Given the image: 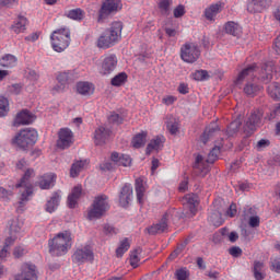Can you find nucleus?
<instances>
[{"instance_id": "1", "label": "nucleus", "mask_w": 280, "mask_h": 280, "mask_svg": "<svg viewBox=\"0 0 280 280\" xmlns=\"http://www.w3.org/2000/svg\"><path fill=\"white\" fill-rule=\"evenodd\" d=\"M272 73H275V66L272 63H265L261 69L257 65H252L243 69L236 80V86L242 85L243 82H246L243 91L248 97H255L259 92L264 90V86L255 83L257 80H261L265 84H268L272 80Z\"/></svg>"}, {"instance_id": "2", "label": "nucleus", "mask_w": 280, "mask_h": 280, "mask_svg": "<svg viewBox=\"0 0 280 280\" xmlns=\"http://www.w3.org/2000/svg\"><path fill=\"white\" fill-rule=\"evenodd\" d=\"M73 246V235L69 231L59 232L54 238L48 241V248L52 257H62L71 250Z\"/></svg>"}, {"instance_id": "3", "label": "nucleus", "mask_w": 280, "mask_h": 280, "mask_svg": "<svg viewBox=\"0 0 280 280\" xmlns=\"http://www.w3.org/2000/svg\"><path fill=\"white\" fill-rule=\"evenodd\" d=\"M124 24L121 22H114L96 40V47L98 49H110L115 47L119 40H121V31Z\"/></svg>"}, {"instance_id": "4", "label": "nucleus", "mask_w": 280, "mask_h": 280, "mask_svg": "<svg viewBox=\"0 0 280 280\" xmlns=\"http://www.w3.org/2000/svg\"><path fill=\"white\" fill-rule=\"evenodd\" d=\"M32 176H35L34 170L28 168L24 173L20 183L16 184V188L20 189L21 194L20 201L18 202V211H23V207H25V203L30 201V196L34 194V186L32 185V182H30Z\"/></svg>"}, {"instance_id": "5", "label": "nucleus", "mask_w": 280, "mask_h": 280, "mask_svg": "<svg viewBox=\"0 0 280 280\" xmlns=\"http://www.w3.org/2000/svg\"><path fill=\"white\" fill-rule=\"evenodd\" d=\"M32 176H35L34 170L28 168L24 173L20 183L16 184V188L20 189L21 194L20 201L18 202V211H23V207H25V203L30 201V196L34 194V186L32 185V182H30Z\"/></svg>"}, {"instance_id": "6", "label": "nucleus", "mask_w": 280, "mask_h": 280, "mask_svg": "<svg viewBox=\"0 0 280 280\" xmlns=\"http://www.w3.org/2000/svg\"><path fill=\"white\" fill-rule=\"evenodd\" d=\"M50 40L54 51L60 54L71 44V31L69 27L58 28L51 33Z\"/></svg>"}, {"instance_id": "7", "label": "nucleus", "mask_w": 280, "mask_h": 280, "mask_svg": "<svg viewBox=\"0 0 280 280\" xmlns=\"http://www.w3.org/2000/svg\"><path fill=\"white\" fill-rule=\"evenodd\" d=\"M220 155V147H214L208 154V159L205 160L202 155H197L194 164V172L197 176L205 177L209 174V163H215Z\"/></svg>"}, {"instance_id": "8", "label": "nucleus", "mask_w": 280, "mask_h": 280, "mask_svg": "<svg viewBox=\"0 0 280 280\" xmlns=\"http://www.w3.org/2000/svg\"><path fill=\"white\" fill-rule=\"evenodd\" d=\"M36 141H38V131L32 128L20 130V132L12 139L13 145L21 148L22 150H27V148L35 145Z\"/></svg>"}, {"instance_id": "9", "label": "nucleus", "mask_w": 280, "mask_h": 280, "mask_svg": "<svg viewBox=\"0 0 280 280\" xmlns=\"http://www.w3.org/2000/svg\"><path fill=\"white\" fill-rule=\"evenodd\" d=\"M108 209H110L108 196L98 195L94 198V201L88 211V219L100 220V218H102V215H104Z\"/></svg>"}, {"instance_id": "10", "label": "nucleus", "mask_w": 280, "mask_h": 280, "mask_svg": "<svg viewBox=\"0 0 280 280\" xmlns=\"http://www.w3.org/2000/svg\"><path fill=\"white\" fill-rule=\"evenodd\" d=\"M93 259H95V254L93 253V246L90 244L78 247L72 255V261L77 266H82V264L93 261Z\"/></svg>"}, {"instance_id": "11", "label": "nucleus", "mask_w": 280, "mask_h": 280, "mask_svg": "<svg viewBox=\"0 0 280 280\" xmlns=\"http://www.w3.org/2000/svg\"><path fill=\"white\" fill-rule=\"evenodd\" d=\"M180 58L191 65L200 58V48L195 43H186L180 48Z\"/></svg>"}, {"instance_id": "12", "label": "nucleus", "mask_w": 280, "mask_h": 280, "mask_svg": "<svg viewBox=\"0 0 280 280\" xmlns=\"http://www.w3.org/2000/svg\"><path fill=\"white\" fill-rule=\"evenodd\" d=\"M119 10H121V0H106L98 11V23L110 16L113 12H119Z\"/></svg>"}, {"instance_id": "13", "label": "nucleus", "mask_w": 280, "mask_h": 280, "mask_svg": "<svg viewBox=\"0 0 280 280\" xmlns=\"http://www.w3.org/2000/svg\"><path fill=\"white\" fill-rule=\"evenodd\" d=\"M262 119H264V110L261 109L253 110L245 124L244 132H246V135H253V132H255V130H257V128L261 126Z\"/></svg>"}, {"instance_id": "14", "label": "nucleus", "mask_w": 280, "mask_h": 280, "mask_svg": "<svg viewBox=\"0 0 280 280\" xmlns=\"http://www.w3.org/2000/svg\"><path fill=\"white\" fill-rule=\"evenodd\" d=\"M21 272L15 276V280H38L36 265L24 262L21 266Z\"/></svg>"}, {"instance_id": "15", "label": "nucleus", "mask_w": 280, "mask_h": 280, "mask_svg": "<svg viewBox=\"0 0 280 280\" xmlns=\"http://www.w3.org/2000/svg\"><path fill=\"white\" fill-rule=\"evenodd\" d=\"M73 145V131L69 128H61L58 132L57 148L67 150Z\"/></svg>"}, {"instance_id": "16", "label": "nucleus", "mask_w": 280, "mask_h": 280, "mask_svg": "<svg viewBox=\"0 0 280 280\" xmlns=\"http://www.w3.org/2000/svg\"><path fill=\"white\" fill-rule=\"evenodd\" d=\"M117 62L116 55H107L101 62L98 73H101V75H110V73L117 69Z\"/></svg>"}, {"instance_id": "17", "label": "nucleus", "mask_w": 280, "mask_h": 280, "mask_svg": "<svg viewBox=\"0 0 280 280\" xmlns=\"http://www.w3.org/2000/svg\"><path fill=\"white\" fill-rule=\"evenodd\" d=\"M35 119L36 116L30 113V110L24 109L16 114L13 126L15 128H18V126H30V124H34Z\"/></svg>"}, {"instance_id": "18", "label": "nucleus", "mask_w": 280, "mask_h": 280, "mask_svg": "<svg viewBox=\"0 0 280 280\" xmlns=\"http://www.w3.org/2000/svg\"><path fill=\"white\" fill-rule=\"evenodd\" d=\"M132 185L130 184H125L119 192V205L120 207H128V205H130V202H132Z\"/></svg>"}, {"instance_id": "19", "label": "nucleus", "mask_w": 280, "mask_h": 280, "mask_svg": "<svg viewBox=\"0 0 280 280\" xmlns=\"http://www.w3.org/2000/svg\"><path fill=\"white\" fill-rule=\"evenodd\" d=\"M167 220H170V212H166L159 223H155L147 229L149 235H158L167 231Z\"/></svg>"}, {"instance_id": "20", "label": "nucleus", "mask_w": 280, "mask_h": 280, "mask_svg": "<svg viewBox=\"0 0 280 280\" xmlns=\"http://www.w3.org/2000/svg\"><path fill=\"white\" fill-rule=\"evenodd\" d=\"M110 137V129L101 126L94 131V143L95 145H105L106 141Z\"/></svg>"}, {"instance_id": "21", "label": "nucleus", "mask_w": 280, "mask_h": 280, "mask_svg": "<svg viewBox=\"0 0 280 280\" xmlns=\"http://www.w3.org/2000/svg\"><path fill=\"white\" fill-rule=\"evenodd\" d=\"M184 205L189 209V218H194L198 213V196L195 194H188L184 197Z\"/></svg>"}, {"instance_id": "22", "label": "nucleus", "mask_w": 280, "mask_h": 280, "mask_svg": "<svg viewBox=\"0 0 280 280\" xmlns=\"http://www.w3.org/2000/svg\"><path fill=\"white\" fill-rule=\"evenodd\" d=\"M222 3H214L209 5L208 8L205 9L203 11V16L207 19V21H215V18L222 12L223 10Z\"/></svg>"}, {"instance_id": "23", "label": "nucleus", "mask_w": 280, "mask_h": 280, "mask_svg": "<svg viewBox=\"0 0 280 280\" xmlns=\"http://www.w3.org/2000/svg\"><path fill=\"white\" fill-rule=\"evenodd\" d=\"M268 5H270V0H252L247 4V11L252 14H255L257 12H264V10L268 8Z\"/></svg>"}, {"instance_id": "24", "label": "nucleus", "mask_w": 280, "mask_h": 280, "mask_svg": "<svg viewBox=\"0 0 280 280\" xmlns=\"http://www.w3.org/2000/svg\"><path fill=\"white\" fill-rule=\"evenodd\" d=\"M56 185V174L48 173L39 177L38 179V186L42 189H51Z\"/></svg>"}, {"instance_id": "25", "label": "nucleus", "mask_w": 280, "mask_h": 280, "mask_svg": "<svg viewBox=\"0 0 280 280\" xmlns=\"http://www.w3.org/2000/svg\"><path fill=\"white\" fill-rule=\"evenodd\" d=\"M112 161L115 163V165H122V167H130L132 164V159H130L129 155L119 154L118 152L112 153Z\"/></svg>"}, {"instance_id": "26", "label": "nucleus", "mask_w": 280, "mask_h": 280, "mask_svg": "<svg viewBox=\"0 0 280 280\" xmlns=\"http://www.w3.org/2000/svg\"><path fill=\"white\" fill-rule=\"evenodd\" d=\"M61 195L60 190L52 192L50 199L46 202V211L47 213H54L58 206L60 205Z\"/></svg>"}, {"instance_id": "27", "label": "nucleus", "mask_w": 280, "mask_h": 280, "mask_svg": "<svg viewBox=\"0 0 280 280\" xmlns=\"http://www.w3.org/2000/svg\"><path fill=\"white\" fill-rule=\"evenodd\" d=\"M88 165H89V162H86V160H79L74 162L70 168L71 178H78V176H80V173L86 170Z\"/></svg>"}, {"instance_id": "28", "label": "nucleus", "mask_w": 280, "mask_h": 280, "mask_svg": "<svg viewBox=\"0 0 280 280\" xmlns=\"http://www.w3.org/2000/svg\"><path fill=\"white\" fill-rule=\"evenodd\" d=\"M165 143V137L158 136L153 138L149 144L147 145V154H150L151 152H159L161 148H163V144Z\"/></svg>"}, {"instance_id": "29", "label": "nucleus", "mask_w": 280, "mask_h": 280, "mask_svg": "<svg viewBox=\"0 0 280 280\" xmlns=\"http://www.w3.org/2000/svg\"><path fill=\"white\" fill-rule=\"evenodd\" d=\"M82 196V186H75L71 194L68 196V207L70 209H75V205H78V200H80Z\"/></svg>"}, {"instance_id": "30", "label": "nucleus", "mask_w": 280, "mask_h": 280, "mask_svg": "<svg viewBox=\"0 0 280 280\" xmlns=\"http://www.w3.org/2000/svg\"><path fill=\"white\" fill-rule=\"evenodd\" d=\"M224 30L226 34H230V36H235L236 38L242 36V26L234 21L225 23Z\"/></svg>"}, {"instance_id": "31", "label": "nucleus", "mask_w": 280, "mask_h": 280, "mask_svg": "<svg viewBox=\"0 0 280 280\" xmlns=\"http://www.w3.org/2000/svg\"><path fill=\"white\" fill-rule=\"evenodd\" d=\"M26 27H27V18L20 15L12 24L11 30L12 32H14V34H21L26 30Z\"/></svg>"}, {"instance_id": "32", "label": "nucleus", "mask_w": 280, "mask_h": 280, "mask_svg": "<svg viewBox=\"0 0 280 280\" xmlns=\"http://www.w3.org/2000/svg\"><path fill=\"white\" fill-rule=\"evenodd\" d=\"M136 194H137V201L139 205H143V196H145V186L143 185L142 178L136 179Z\"/></svg>"}, {"instance_id": "33", "label": "nucleus", "mask_w": 280, "mask_h": 280, "mask_svg": "<svg viewBox=\"0 0 280 280\" xmlns=\"http://www.w3.org/2000/svg\"><path fill=\"white\" fill-rule=\"evenodd\" d=\"M166 129L168 130L170 135H178L180 125L178 124V120L175 117L168 116L166 121Z\"/></svg>"}, {"instance_id": "34", "label": "nucleus", "mask_w": 280, "mask_h": 280, "mask_svg": "<svg viewBox=\"0 0 280 280\" xmlns=\"http://www.w3.org/2000/svg\"><path fill=\"white\" fill-rule=\"evenodd\" d=\"M66 16L68 19H71L72 21H84V18L86 16V12H84V10L80 8L72 9L66 13Z\"/></svg>"}, {"instance_id": "35", "label": "nucleus", "mask_w": 280, "mask_h": 280, "mask_svg": "<svg viewBox=\"0 0 280 280\" xmlns=\"http://www.w3.org/2000/svg\"><path fill=\"white\" fill-rule=\"evenodd\" d=\"M145 139H148L147 131H142V132L136 135L131 141L132 147L136 149L143 148V145H145Z\"/></svg>"}, {"instance_id": "36", "label": "nucleus", "mask_w": 280, "mask_h": 280, "mask_svg": "<svg viewBox=\"0 0 280 280\" xmlns=\"http://www.w3.org/2000/svg\"><path fill=\"white\" fill-rule=\"evenodd\" d=\"M77 91L80 93V95H91L93 94V84L89 82H79L77 84Z\"/></svg>"}, {"instance_id": "37", "label": "nucleus", "mask_w": 280, "mask_h": 280, "mask_svg": "<svg viewBox=\"0 0 280 280\" xmlns=\"http://www.w3.org/2000/svg\"><path fill=\"white\" fill-rule=\"evenodd\" d=\"M218 130H220V127L218 126V122H211L205 130L202 137H201V141H203V143H207V139H209V137H211V135H213V132H218Z\"/></svg>"}, {"instance_id": "38", "label": "nucleus", "mask_w": 280, "mask_h": 280, "mask_svg": "<svg viewBox=\"0 0 280 280\" xmlns=\"http://www.w3.org/2000/svg\"><path fill=\"white\" fill-rule=\"evenodd\" d=\"M240 128H242V121L238 119L233 120L226 129L228 137H235L240 132Z\"/></svg>"}, {"instance_id": "39", "label": "nucleus", "mask_w": 280, "mask_h": 280, "mask_svg": "<svg viewBox=\"0 0 280 280\" xmlns=\"http://www.w3.org/2000/svg\"><path fill=\"white\" fill-rule=\"evenodd\" d=\"M1 67L12 69L16 65V57L14 55H7L0 59Z\"/></svg>"}, {"instance_id": "40", "label": "nucleus", "mask_w": 280, "mask_h": 280, "mask_svg": "<svg viewBox=\"0 0 280 280\" xmlns=\"http://www.w3.org/2000/svg\"><path fill=\"white\" fill-rule=\"evenodd\" d=\"M267 93L272 97V100H280V84L279 83H271L267 88Z\"/></svg>"}, {"instance_id": "41", "label": "nucleus", "mask_w": 280, "mask_h": 280, "mask_svg": "<svg viewBox=\"0 0 280 280\" xmlns=\"http://www.w3.org/2000/svg\"><path fill=\"white\" fill-rule=\"evenodd\" d=\"M130 249V241H128V238H124L118 248L116 249V256L117 257H124L125 253H128V250Z\"/></svg>"}, {"instance_id": "42", "label": "nucleus", "mask_w": 280, "mask_h": 280, "mask_svg": "<svg viewBox=\"0 0 280 280\" xmlns=\"http://www.w3.org/2000/svg\"><path fill=\"white\" fill-rule=\"evenodd\" d=\"M126 80H128V74L120 72L112 79V86H121L126 83Z\"/></svg>"}, {"instance_id": "43", "label": "nucleus", "mask_w": 280, "mask_h": 280, "mask_svg": "<svg viewBox=\"0 0 280 280\" xmlns=\"http://www.w3.org/2000/svg\"><path fill=\"white\" fill-rule=\"evenodd\" d=\"M10 112V102L5 97H0V117H5Z\"/></svg>"}, {"instance_id": "44", "label": "nucleus", "mask_w": 280, "mask_h": 280, "mask_svg": "<svg viewBox=\"0 0 280 280\" xmlns=\"http://www.w3.org/2000/svg\"><path fill=\"white\" fill-rule=\"evenodd\" d=\"M140 254H141L140 249H136L135 252L131 253L130 265L132 266V268L139 267V255Z\"/></svg>"}, {"instance_id": "45", "label": "nucleus", "mask_w": 280, "mask_h": 280, "mask_svg": "<svg viewBox=\"0 0 280 280\" xmlns=\"http://www.w3.org/2000/svg\"><path fill=\"white\" fill-rule=\"evenodd\" d=\"M194 80H197L198 82H202V80H207L209 78V72L207 70H197L192 74Z\"/></svg>"}, {"instance_id": "46", "label": "nucleus", "mask_w": 280, "mask_h": 280, "mask_svg": "<svg viewBox=\"0 0 280 280\" xmlns=\"http://www.w3.org/2000/svg\"><path fill=\"white\" fill-rule=\"evenodd\" d=\"M257 215V210L252 207L244 208L243 218L244 220H250L252 218H255Z\"/></svg>"}, {"instance_id": "47", "label": "nucleus", "mask_w": 280, "mask_h": 280, "mask_svg": "<svg viewBox=\"0 0 280 280\" xmlns=\"http://www.w3.org/2000/svg\"><path fill=\"white\" fill-rule=\"evenodd\" d=\"M57 82L67 86L69 84V72H58Z\"/></svg>"}, {"instance_id": "48", "label": "nucleus", "mask_w": 280, "mask_h": 280, "mask_svg": "<svg viewBox=\"0 0 280 280\" xmlns=\"http://www.w3.org/2000/svg\"><path fill=\"white\" fill-rule=\"evenodd\" d=\"M27 249L24 246H16L13 249V257H15V259H21V257H23V255H26Z\"/></svg>"}, {"instance_id": "49", "label": "nucleus", "mask_w": 280, "mask_h": 280, "mask_svg": "<svg viewBox=\"0 0 280 280\" xmlns=\"http://www.w3.org/2000/svg\"><path fill=\"white\" fill-rule=\"evenodd\" d=\"M185 246H187V241L178 245L177 248L168 256V259H176V257L179 256L182 250H185Z\"/></svg>"}, {"instance_id": "50", "label": "nucleus", "mask_w": 280, "mask_h": 280, "mask_svg": "<svg viewBox=\"0 0 280 280\" xmlns=\"http://www.w3.org/2000/svg\"><path fill=\"white\" fill-rule=\"evenodd\" d=\"M9 224L10 233H19V231H21V222H19V219L11 220Z\"/></svg>"}, {"instance_id": "51", "label": "nucleus", "mask_w": 280, "mask_h": 280, "mask_svg": "<svg viewBox=\"0 0 280 280\" xmlns=\"http://www.w3.org/2000/svg\"><path fill=\"white\" fill-rule=\"evenodd\" d=\"M108 121H109V124H116L117 126H119V124H124V118H121V116H119V114L112 113L108 116Z\"/></svg>"}, {"instance_id": "52", "label": "nucleus", "mask_w": 280, "mask_h": 280, "mask_svg": "<svg viewBox=\"0 0 280 280\" xmlns=\"http://www.w3.org/2000/svg\"><path fill=\"white\" fill-rule=\"evenodd\" d=\"M175 277L177 280H189V271L187 269H178L175 272Z\"/></svg>"}, {"instance_id": "53", "label": "nucleus", "mask_w": 280, "mask_h": 280, "mask_svg": "<svg viewBox=\"0 0 280 280\" xmlns=\"http://www.w3.org/2000/svg\"><path fill=\"white\" fill-rule=\"evenodd\" d=\"M177 100L178 97L174 95H166L162 98V104H165V106H172V104H174V102H176Z\"/></svg>"}, {"instance_id": "54", "label": "nucleus", "mask_w": 280, "mask_h": 280, "mask_svg": "<svg viewBox=\"0 0 280 280\" xmlns=\"http://www.w3.org/2000/svg\"><path fill=\"white\" fill-rule=\"evenodd\" d=\"M174 16L175 19H180L182 16H185V5L179 4L177 8H175Z\"/></svg>"}, {"instance_id": "55", "label": "nucleus", "mask_w": 280, "mask_h": 280, "mask_svg": "<svg viewBox=\"0 0 280 280\" xmlns=\"http://www.w3.org/2000/svg\"><path fill=\"white\" fill-rule=\"evenodd\" d=\"M170 5H172V0H160L159 8L163 12H168Z\"/></svg>"}, {"instance_id": "56", "label": "nucleus", "mask_w": 280, "mask_h": 280, "mask_svg": "<svg viewBox=\"0 0 280 280\" xmlns=\"http://www.w3.org/2000/svg\"><path fill=\"white\" fill-rule=\"evenodd\" d=\"M10 93H12L13 95H20L21 91H23V86L19 83L12 84L9 88Z\"/></svg>"}, {"instance_id": "57", "label": "nucleus", "mask_w": 280, "mask_h": 280, "mask_svg": "<svg viewBox=\"0 0 280 280\" xmlns=\"http://www.w3.org/2000/svg\"><path fill=\"white\" fill-rule=\"evenodd\" d=\"M65 89H67V85H65L63 83H57L52 89H51V93L52 95H56V93H63Z\"/></svg>"}, {"instance_id": "58", "label": "nucleus", "mask_w": 280, "mask_h": 280, "mask_svg": "<svg viewBox=\"0 0 280 280\" xmlns=\"http://www.w3.org/2000/svg\"><path fill=\"white\" fill-rule=\"evenodd\" d=\"M226 215L229 218H235V215H237V206L235 203L230 205Z\"/></svg>"}, {"instance_id": "59", "label": "nucleus", "mask_w": 280, "mask_h": 280, "mask_svg": "<svg viewBox=\"0 0 280 280\" xmlns=\"http://www.w3.org/2000/svg\"><path fill=\"white\" fill-rule=\"evenodd\" d=\"M247 220H248V224H249V226H252V229H257V226H259L260 220L257 214Z\"/></svg>"}, {"instance_id": "60", "label": "nucleus", "mask_w": 280, "mask_h": 280, "mask_svg": "<svg viewBox=\"0 0 280 280\" xmlns=\"http://www.w3.org/2000/svg\"><path fill=\"white\" fill-rule=\"evenodd\" d=\"M268 145H270V140L261 139L257 142L256 148L261 151L265 150V148H268Z\"/></svg>"}, {"instance_id": "61", "label": "nucleus", "mask_w": 280, "mask_h": 280, "mask_svg": "<svg viewBox=\"0 0 280 280\" xmlns=\"http://www.w3.org/2000/svg\"><path fill=\"white\" fill-rule=\"evenodd\" d=\"M177 91L180 95H187V93H189V85H187V83H180Z\"/></svg>"}, {"instance_id": "62", "label": "nucleus", "mask_w": 280, "mask_h": 280, "mask_svg": "<svg viewBox=\"0 0 280 280\" xmlns=\"http://www.w3.org/2000/svg\"><path fill=\"white\" fill-rule=\"evenodd\" d=\"M230 255H232V257H241L242 255V248L240 247H232L229 249Z\"/></svg>"}, {"instance_id": "63", "label": "nucleus", "mask_w": 280, "mask_h": 280, "mask_svg": "<svg viewBox=\"0 0 280 280\" xmlns=\"http://www.w3.org/2000/svg\"><path fill=\"white\" fill-rule=\"evenodd\" d=\"M8 255H10V252H8V247L4 246V247L0 250V262L5 261V259H8Z\"/></svg>"}, {"instance_id": "64", "label": "nucleus", "mask_w": 280, "mask_h": 280, "mask_svg": "<svg viewBox=\"0 0 280 280\" xmlns=\"http://www.w3.org/2000/svg\"><path fill=\"white\" fill-rule=\"evenodd\" d=\"M271 270H275V272L280 273V260L276 259L271 262Z\"/></svg>"}]
</instances>
